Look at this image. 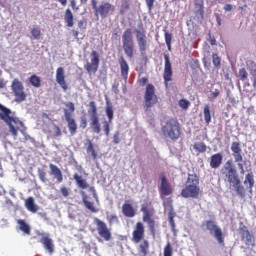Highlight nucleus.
I'll list each match as a JSON object with an SVG mask.
<instances>
[{"instance_id": "obj_1", "label": "nucleus", "mask_w": 256, "mask_h": 256, "mask_svg": "<svg viewBox=\"0 0 256 256\" xmlns=\"http://www.w3.org/2000/svg\"><path fill=\"white\" fill-rule=\"evenodd\" d=\"M220 174L223 176L224 182L234 187L237 195L243 199L245 197V187L241 185V178L239 177V172H237L235 164H233V160H227L225 162L220 169Z\"/></svg>"}, {"instance_id": "obj_2", "label": "nucleus", "mask_w": 256, "mask_h": 256, "mask_svg": "<svg viewBox=\"0 0 256 256\" xmlns=\"http://www.w3.org/2000/svg\"><path fill=\"white\" fill-rule=\"evenodd\" d=\"M132 243L138 245V253L140 256L149 255V240L145 239V225L142 222H137L132 232Z\"/></svg>"}, {"instance_id": "obj_3", "label": "nucleus", "mask_w": 256, "mask_h": 256, "mask_svg": "<svg viewBox=\"0 0 256 256\" xmlns=\"http://www.w3.org/2000/svg\"><path fill=\"white\" fill-rule=\"evenodd\" d=\"M0 119L8 125L9 131L13 137L19 135L18 131L23 127V123L19 118L11 116V109L3 106V104H0Z\"/></svg>"}, {"instance_id": "obj_4", "label": "nucleus", "mask_w": 256, "mask_h": 256, "mask_svg": "<svg viewBox=\"0 0 256 256\" xmlns=\"http://www.w3.org/2000/svg\"><path fill=\"white\" fill-rule=\"evenodd\" d=\"M180 195L184 199H198L201 195V187H199V176L197 174H188L186 185L181 190Z\"/></svg>"}, {"instance_id": "obj_5", "label": "nucleus", "mask_w": 256, "mask_h": 256, "mask_svg": "<svg viewBox=\"0 0 256 256\" xmlns=\"http://www.w3.org/2000/svg\"><path fill=\"white\" fill-rule=\"evenodd\" d=\"M161 132L167 139L177 141L181 137V124L177 118L168 119L161 127Z\"/></svg>"}, {"instance_id": "obj_6", "label": "nucleus", "mask_w": 256, "mask_h": 256, "mask_svg": "<svg viewBox=\"0 0 256 256\" xmlns=\"http://www.w3.org/2000/svg\"><path fill=\"white\" fill-rule=\"evenodd\" d=\"M122 48L128 59H133L135 55V41L133 40V31L126 29L122 34Z\"/></svg>"}, {"instance_id": "obj_7", "label": "nucleus", "mask_w": 256, "mask_h": 256, "mask_svg": "<svg viewBox=\"0 0 256 256\" xmlns=\"http://www.w3.org/2000/svg\"><path fill=\"white\" fill-rule=\"evenodd\" d=\"M202 226H206V230L209 231L210 235H213L218 245L225 247V236L223 235V230L217 225V223H215V221L205 220L202 222Z\"/></svg>"}, {"instance_id": "obj_8", "label": "nucleus", "mask_w": 256, "mask_h": 256, "mask_svg": "<svg viewBox=\"0 0 256 256\" xmlns=\"http://www.w3.org/2000/svg\"><path fill=\"white\" fill-rule=\"evenodd\" d=\"M64 109V117L67 122V127L70 131V135L77 134V121L73 118V113H75V104L73 102H66Z\"/></svg>"}, {"instance_id": "obj_9", "label": "nucleus", "mask_w": 256, "mask_h": 256, "mask_svg": "<svg viewBox=\"0 0 256 256\" xmlns=\"http://www.w3.org/2000/svg\"><path fill=\"white\" fill-rule=\"evenodd\" d=\"M159 98L155 94V86L153 84H147L146 90L144 93V109L149 111L151 107H155Z\"/></svg>"}, {"instance_id": "obj_10", "label": "nucleus", "mask_w": 256, "mask_h": 256, "mask_svg": "<svg viewBox=\"0 0 256 256\" xmlns=\"http://www.w3.org/2000/svg\"><path fill=\"white\" fill-rule=\"evenodd\" d=\"M230 149L241 175H245V168L243 166V149H241V143L235 141L232 142Z\"/></svg>"}, {"instance_id": "obj_11", "label": "nucleus", "mask_w": 256, "mask_h": 256, "mask_svg": "<svg viewBox=\"0 0 256 256\" xmlns=\"http://www.w3.org/2000/svg\"><path fill=\"white\" fill-rule=\"evenodd\" d=\"M92 7L95 11L96 17L97 15H100L102 19H107V17H109V13L115 12V6L109 2H105L97 6V0H92Z\"/></svg>"}, {"instance_id": "obj_12", "label": "nucleus", "mask_w": 256, "mask_h": 256, "mask_svg": "<svg viewBox=\"0 0 256 256\" xmlns=\"http://www.w3.org/2000/svg\"><path fill=\"white\" fill-rule=\"evenodd\" d=\"M11 89L15 96L16 103H23L27 99V93H25V86L18 78H15L11 83Z\"/></svg>"}, {"instance_id": "obj_13", "label": "nucleus", "mask_w": 256, "mask_h": 256, "mask_svg": "<svg viewBox=\"0 0 256 256\" xmlns=\"http://www.w3.org/2000/svg\"><path fill=\"white\" fill-rule=\"evenodd\" d=\"M94 223L96 225L99 237H101V239L104 241H111L113 234L111 233V229H109L107 226V223L103 222V220L99 218H94Z\"/></svg>"}, {"instance_id": "obj_14", "label": "nucleus", "mask_w": 256, "mask_h": 256, "mask_svg": "<svg viewBox=\"0 0 256 256\" xmlns=\"http://www.w3.org/2000/svg\"><path fill=\"white\" fill-rule=\"evenodd\" d=\"M159 179V193L161 199H163L164 197H169V195H173V186H171V183L169 182V180H167V176H165V173H161Z\"/></svg>"}, {"instance_id": "obj_15", "label": "nucleus", "mask_w": 256, "mask_h": 256, "mask_svg": "<svg viewBox=\"0 0 256 256\" xmlns=\"http://www.w3.org/2000/svg\"><path fill=\"white\" fill-rule=\"evenodd\" d=\"M135 35L140 53H145L148 47L147 32L145 31V28L141 27L140 29H136Z\"/></svg>"}, {"instance_id": "obj_16", "label": "nucleus", "mask_w": 256, "mask_h": 256, "mask_svg": "<svg viewBox=\"0 0 256 256\" xmlns=\"http://www.w3.org/2000/svg\"><path fill=\"white\" fill-rule=\"evenodd\" d=\"M164 84L169 87V81L173 80V67L171 66V60L169 55L164 54V72H163Z\"/></svg>"}, {"instance_id": "obj_17", "label": "nucleus", "mask_w": 256, "mask_h": 256, "mask_svg": "<svg viewBox=\"0 0 256 256\" xmlns=\"http://www.w3.org/2000/svg\"><path fill=\"white\" fill-rule=\"evenodd\" d=\"M99 53L97 51L91 52V63H86L84 68L89 75H95L99 70Z\"/></svg>"}, {"instance_id": "obj_18", "label": "nucleus", "mask_w": 256, "mask_h": 256, "mask_svg": "<svg viewBox=\"0 0 256 256\" xmlns=\"http://www.w3.org/2000/svg\"><path fill=\"white\" fill-rule=\"evenodd\" d=\"M56 82L60 85L63 91H67V89H69L67 80H65V69L63 67H58L56 70Z\"/></svg>"}, {"instance_id": "obj_19", "label": "nucleus", "mask_w": 256, "mask_h": 256, "mask_svg": "<svg viewBox=\"0 0 256 256\" xmlns=\"http://www.w3.org/2000/svg\"><path fill=\"white\" fill-rule=\"evenodd\" d=\"M141 212L143 213L142 221L149 219L155 215V208L150 202H145L141 206Z\"/></svg>"}, {"instance_id": "obj_20", "label": "nucleus", "mask_w": 256, "mask_h": 256, "mask_svg": "<svg viewBox=\"0 0 256 256\" xmlns=\"http://www.w3.org/2000/svg\"><path fill=\"white\" fill-rule=\"evenodd\" d=\"M81 195H82V203H83L84 207L91 213H99V208H97V206H95V202L90 201L89 196H87V194H85V192H82Z\"/></svg>"}, {"instance_id": "obj_21", "label": "nucleus", "mask_w": 256, "mask_h": 256, "mask_svg": "<svg viewBox=\"0 0 256 256\" xmlns=\"http://www.w3.org/2000/svg\"><path fill=\"white\" fill-rule=\"evenodd\" d=\"M223 164V154L216 153L210 157L209 165L211 169H219Z\"/></svg>"}, {"instance_id": "obj_22", "label": "nucleus", "mask_w": 256, "mask_h": 256, "mask_svg": "<svg viewBox=\"0 0 256 256\" xmlns=\"http://www.w3.org/2000/svg\"><path fill=\"white\" fill-rule=\"evenodd\" d=\"M40 242L44 246V249L53 255L55 253V244H53V239L49 238V236H42Z\"/></svg>"}, {"instance_id": "obj_23", "label": "nucleus", "mask_w": 256, "mask_h": 256, "mask_svg": "<svg viewBox=\"0 0 256 256\" xmlns=\"http://www.w3.org/2000/svg\"><path fill=\"white\" fill-rule=\"evenodd\" d=\"M122 213L124 217L132 219V217H135V215H137V209H135L132 204L126 202L122 205Z\"/></svg>"}, {"instance_id": "obj_24", "label": "nucleus", "mask_w": 256, "mask_h": 256, "mask_svg": "<svg viewBox=\"0 0 256 256\" xmlns=\"http://www.w3.org/2000/svg\"><path fill=\"white\" fill-rule=\"evenodd\" d=\"M119 66L121 71V76L125 81H127L129 77V64L127 63V60H125V57L121 56L119 58Z\"/></svg>"}, {"instance_id": "obj_25", "label": "nucleus", "mask_w": 256, "mask_h": 256, "mask_svg": "<svg viewBox=\"0 0 256 256\" xmlns=\"http://www.w3.org/2000/svg\"><path fill=\"white\" fill-rule=\"evenodd\" d=\"M84 147L86 149L87 154L91 155L93 161H95L98 157V154H97V150L95 149V145L93 144L91 139H86Z\"/></svg>"}, {"instance_id": "obj_26", "label": "nucleus", "mask_w": 256, "mask_h": 256, "mask_svg": "<svg viewBox=\"0 0 256 256\" xmlns=\"http://www.w3.org/2000/svg\"><path fill=\"white\" fill-rule=\"evenodd\" d=\"M195 5V15L200 19H205V5L203 0H196L194 2Z\"/></svg>"}, {"instance_id": "obj_27", "label": "nucleus", "mask_w": 256, "mask_h": 256, "mask_svg": "<svg viewBox=\"0 0 256 256\" xmlns=\"http://www.w3.org/2000/svg\"><path fill=\"white\" fill-rule=\"evenodd\" d=\"M51 175L56 179L57 183H63V172L55 164H49Z\"/></svg>"}, {"instance_id": "obj_28", "label": "nucleus", "mask_w": 256, "mask_h": 256, "mask_svg": "<svg viewBox=\"0 0 256 256\" xmlns=\"http://www.w3.org/2000/svg\"><path fill=\"white\" fill-rule=\"evenodd\" d=\"M90 129L97 135L101 133V122L99 121V116L90 117Z\"/></svg>"}, {"instance_id": "obj_29", "label": "nucleus", "mask_w": 256, "mask_h": 256, "mask_svg": "<svg viewBox=\"0 0 256 256\" xmlns=\"http://www.w3.org/2000/svg\"><path fill=\"white\" fill-rule=\"evenodd\" d=\"M64 21L66 23V27H73L75 25V17L69 8L65 10Z\"/></svg>"}, {"instance_id": "obj_30", "label": "nucleus", "mask_w": 256, "mask_h": 256, "mask_svg": "<svg viewBox=\"0 0 256 256\" xmlns=\"http://www.w3.org/2000/svg\"><path fill=\"white\" fill-rule=\"evenodd\" d=\"M25 207L31 213H37V211H39V207L37 206V204H35V199L33 197H28L25 200Z\"/></svg>"}, {"instance_id": "obj_31", "label": "nucleus", "mask_w": 256, "mask_h": 256, "mask_svg": "<svg viewBox=\"0 0 256 256\" xmlns=\"http://www.w3.org/2000/svg\"><path fill=\"white\" fill-rule=\"evenodd\" d=\"M143 222L147 223L148 229L152 237H155V235H157V222H155V220L152 217L144 219Z\"/></svg>"}, {"instance_id": "obj_32", "label": "nucleus", "mask_w": 256, "mask_h": 256, "mask_svg": "<svg viewBox=\"0 0 256 256\" xmlns=\"http://www.w3.org/2000/svg\"><path fill=\"white\" fill-rule=\"evenodd\" d=\"M244 185H248L249 192L253 193V187L255 185V176L253 175V172L245 175Z\"/></svg>"}, {"instance_id": "obj_33", "label": "nucleus", "mask_w": 256, "mask_h": 256, "mask_svg": "<svg viewBox=\"0 0 256 256\" xmlns=\"http://www.w3.org/2000/svg\"><path fill=\"white\" fill-rule=\"evenodd\" d=\"M73 179L76 181V185H78L79 189H88L89 188V184L87 183V181L85 179H83V176H80L77 173H75L73 175Z\"/></svg>"}, {"instance_id": "obj_34", "label": "nucleus", "mask_w": 256, "mask_h": 256, "mask_svg": "<svg viewBox=\"0 0 256 256\" xmlns=\"http://www.w3.org/2000/svg\"><path fill=\"white\" fill-rule=\"evenodd\" d=\"M17 223L19 225L20 231L25 233V235H31V226H29V224H27V222H25V220L19 219V220H17Z\"/></svg>"}, {"instance_id": "obj_35", "label": "nucleus", "mask_w": 256, "mask_h": 256, "mask_svg": "<svg viewBox=\"0 0 256 256\" xmlns=\"http://www.w3.org/2000/svg\"><path fill=\"white\" fill-rule=\"evenodd\" d=\"M88 107V115H90V117H99L97 103H95V101H90Z\"/></svg>"}, {"instance_id": "obj_36", "label": "nucleus", "mask_w": 256, "mask_h": 256, "mask_svg": "<svg viewBox=\"0 0 256 256\" xmlns=\"http://www.w3.org/2000/svg\"><path fill=\"white\" fill-rule=\"evenodd\" d=\"M131 9V0H121V5L119 9L120 15H125L127 11Z\"/></svg>"}, {"instance_id": "obj_37", "label": "nucleus", "mask_w": 256, "mask_h": 256, "mask_svg": "<svg viewBox=\"0 0 256 256\" xmlns=\"http://www.w3.org/2000/svg\"><path fill=\"white\" fill-rule=\"evenodd\" d=\"M29 83L30 85H32V87L39 89V87H41V77L37 76L36 74H33L29 77Z\"/></svg>"}, {"instance_id": "obj_38", "label": "nucleus", "mask_w": 256, "mask_h": 256, "mask_svg": "<svg viewBox=\"0 0 256 256\" xmlns=\"http://www.w3.org/2000/svg\"><path fill=\"white\" fill-rule=\"evenodd\" d=\"M204 113V121L206 125H209L211 123V108L209 107V104H206L203 109Z\"/></svg>"}, {"instance_id": "obj_39", "label": "nucleus", "mask_w": 256, "mask_h": 256, "mask_svg": "<svg viewBox=\"0 0 256 256\" xmlns=\"http://www.w3.org/2000/svg\"><path fill=\"white\" fill-rule=\"evenodd\" d=\"M106 115L108 117V122L113 123V119H114L113 106L111 105L106 106Z\"/></svg>"}, {"instance_id": "obj_40", "label": "nucleus", "mask_w": 256, "mask_h": 256, "mask_svg": "<svg viewBox=\"0 0 256 256\" xmlns=\"http://www.w3.org/2000/svg\"><path fill=\"white\" fill-rule=\"evenodd\" d=\"M195 151H199V153H205L207 151V146L203 142H198L194 144Z\"/></svg>"}, {"instance_id": "obj_41", "label": "nucleus", "mask_w": 256, "mask_h": 256, "mask_svg": "<svg viewBox=\"0 0 256 256\" xmlns=\"http://www.w3.org/2000/svg\"><path fill=\"white\" fill-rule=\"evenodd\" d=\"M164 256H173V247L171 246V242H167L164 247Z\"/></svg>"}, {"instance_id": "obj_42", "label": "nucleus", "mask_w": 256, "mask_h": 256, "mask_svg": "<svg viewBox=\"0 0 256 256\" xmlns=\"http://www.w3.org/2000/svg\"><path fill=\"white\" fill-rule=\"evenodd\" d=\"M239 78L241 81H247V79H249V73H247L245 68L239 70Z\"/></svg>"}, {"instance_id": "obj_43", "label": "nucleus", "mask_w": 256, "mask_h": 256, "mask_svg": "<svg viewBox=\"0 0 256 256\" xmlns=\"http://www.w3.org/2000/svg\"><path fill=\"white\" fill-rule=\"evenodd\" d=\"M38 176L42 183H47V173L44 170L38 169Z\"/></svg>"}, {"instance_id": "obj_44", "label": "nucleus", "mask_w": 256, "mask_h": 256, "mask_svg": "<svg viewBox=\"0 0 256 256\" xmlns=\"http://www.w3.org/2000/svg\"><path fill=\"white\" fill-rule=\"evenodd\" d=\"M212 63L214 67H221V58L217 54H213Z\"/></svg>"}, {"instance_id": "obj_45", "label": "nucleus", "mask_w": 256, "mask_h": 256, "mask_svg": "<svg viewBox=\"0 0 256 256\" xmlns=\"http://www.w3.org/2000/svg\"><path fill=\"white\" fill-rule=\"evenodd\" d=\"M189 105H191V102H189V100L187 99L179 100V107H181V109H189Z\"/></svg>"}, {"instance_id": "obj_46", "label": "nucleus", "mask_w": 256, "mask_h": 256, "mask_svg": "<svg viewBox=\"0 0 256 256\" xmlns=\"http://www.w3.org/2000/svg\"><path fill=\"white\" fill-rule=\"evenodd\" d=\"M113 143L114 145H119V143H121V133L119 130L115 131L113 135Z\"/></svg>"}, {"instance_id": "obj_47", "label": "nucleus", "mask_w": 256, "mask_h": 256, "mask_svg": "<svg viewBox=\"0 0 256 256\" xmlns=\"http://www.w3.org/2000/svg\"><path fill=\"white\" fill-rule=\"evenodd\" d=\"M111 123H113V122H107V121L104 122L103 129H104V133H105L106 137H109V135L111 133V129H110Z\"/></svg>"}, {"instance_id": "obj_48", "label": "nucleus", "mask_w": 256, "mask_h": 256, "mask_svg": "<svg viewBox=\"0 0 256 256\" xmlns=\"http://www.w3.org/2000/svg\"><path fill=\"white\" fill-rule=\"evenodd\" d=\"M31 35L33 37V39H39V37H41V29L39 28H33L31 30Z\"/></svg>"}, {"instance_id": "obj_49", "label": "nucleus", "mask_w": 256, "mask_h": 256, "mask_svg": "<svg viewBox=\"0 0 256 256\" xmlns=\"http://www.w3.org/2000/svg\"><path fill=\"white\" fill-rule=\"evenodd\" d=\"M108 223L109 225H114V223H119V217L117 215H110L108 217Z\"/></svg>"}, {"instance_id": "obj_50", "label": "nucleus", "mask_w": 256, "mask_h": 256, "mask_svg": "<svg viewBox=\"0 0 256 256\" xmlns=\"http://www.w3.org/2000/svg\"><path fill=\"white\" fill-rule=\"evenodd\" d=\"M242 239H246L248 243H251V232H249V230H243Z\"/></svg>"}, {"instance_id": "obj_51", "label": "nucleus", "mask_w": 256, "mask_h": 256, "mask_svg": "<svg viewBox=\"0 0 256 256\" xmlns=\"http://www.w3.org/2000/svg\"><path fill=\"white\" fill-rule=\"evenodd\" d=\"M80 129H87V117H80Z\"/></svg>"}, {"instance_id": "obj_52", "label": "nucleus", "mask_w": 256, "mask_h": 256, "mask_svg": "<svg viewBox=\"0 0 256 256\" xmlns=\"http://www.w3.org/2000/svg\"><path fill=\"white\" fill-rule=\"evenodd\" d=\"M165 37V43H171V41H173V34L169 33V32H165L164 34Z\"/></svg>"}, {"instance_id": "obj_53", "label": "nucleus", "mask_w": 256, "mask_h": 256, "mask_svg": "<svg viewBox=\"0 0 256 256\" xmlns=\"http://www.w3.org/2000/svg\"><path fill=\"white\" fill-rule=\"evenodd\" d=\"M70 7L72 11H79V6H77V0H70Z\"/></svg>"}, {"instance_id": "obj_54", "label": "nucleus", "mask_w": 256, "mask_h": 256, "mask_svg": "<svg viewBox=\"0 0 256 256\" xmlns=\"http://www.w3.org/2000/svg\"><path fill=\"white\" fill-rule=\"evenodd\" d=\"M78 29H87V21L86 20H79L78 21Z\"/></svg>"}, {"instance_id": "obj_55", "label": "nucleus", "mask_w": 256, "mask_h": 256, "mask_svg": "<svg viewBox=\"0 0 256 256\" xmlns=\"http://www.w3.org/2000/svg\"><path fill=\"white\" fill-rule=\"evenodd\" d=\"M168 219H169L171 228L175 229V220H174L173 212H170Z\"/></svg>"}, {"instance_id": "obj_56", "label": "nucleus", "mask_w": 256, "mask_h": 256, "mask_svg": "<svg viewBox=\"0 0 256 256\" xmlns=\"http://www.w3.org/2000/svg\"><path fill=\"white\" fill-rule=\"evenodd\" d=\"M61 194L63 195V197H69V189L65 186H62L60 188Z\"/></svg>"}, {"instance_id": "obj_57", "label": "nucleus", "mask_w": 256, "mask_h": 256, "mask_svg": "<svg viewBox=\"0 0 256 256\" xmlns=\"http://www.w3.org/2000/svg\"><path fill=\"white\" fill-rule=\"evenodd\" d=\"M54 129H55L54 137H61V135H62L61 128H59V126L55 125Z\"/></svg>"}, {"instance_id": "obj_58", "label": "nucleus", "mask_w": 256, "mask_h": 256, "mask_svg": "<svg viewBox=\"0 0 256 256\" xmlns=\"http://www.w3.org/2000/svg\"><path fill=\"white\" fill-rule=\"evenodd\" d=\"M146 5L149 11H151V9H153V5H155V0H146Z\"/></svg>"}, {"instance_id": "obj_59", "label": "nucleus", "mask_w": 256, "mask_h": 256, "mask_svg": "<svg viewBox=\"0 0 256 256\" xmlns=\"http://www.w3.org/2000/svg\"><path fill=\"white\" fill-rule=\"evenodd\" d=\"M252 68L250 69V75H253L254 79H256V64L252 63Z\"/></svg>"}, {"instance_id": "obj_60", "label": "nucleus", "mask_w": 256, "mask_h": 256, "mask_svg": "<svg viewBox=\"0 0 256 256\" xmlns=\"http://www.w3.org/2000/svg\"><path fill=\"white\" fill-rule=\"evenodd\" d=\"M147 81H148L147 77H142V78H140V79L138 80V83H139L140 85H142V87H145V85H147Z\"/></svg>"}, {"instance_id": "obj_61", "label": "nucleus", "mask_w": 256, "mask_h": 256, "mask_svg": "<svg viewBox=\"0 0 256 256\" xmlns=\"http://www.w3.org/2000/svg\"><path fill=\"white\" fill-rule=\"evenodd\" d=\"M117 37H119V28L114 29L112 34V39H117Z\"/></svg>"}, {"instance_id": "obj_62", "label": "nucleus", "mask_w": 256, "mask_h": 256, "mask_svg": "<svg viewBox=\"0 0 256 256\" xmlns=\"http://www.w3.org/2000/svg\"><path fill=\"white\" fill-rule=\"evenodd\" d=\"M224 11H233V5L231 4H226L224 6Z\"/></svg>"}, {"instance_id": "obj_63", "label": "nucleus", "mask_w": 256, "mask_h": 256, "mask_svg": "<svg viewBox=\"0 0 256 256\" xmlns=\"http://www.w3.org/2000/svg\"><path fill=\"white\" fill-rule=\"evenodd\" d=\"M211 95H212V99H217V96L219 95V91L215 90V92H212Z\"/></svg>"}, {"instance_id": "obj_64", "label": "nucleus", "mask_w": 256, "mask_h": 256, "mask_svg": "<svg viewBox=\"0 0 256 256\" xmlns=\"http://www.w3.org/2000/svg\"><path fill=\"white\" fill-rule=\"evenodd\" d=\"M217 40L215 39V37H211L210 36V45H216Z\"/></svg>"}]
</instances>
